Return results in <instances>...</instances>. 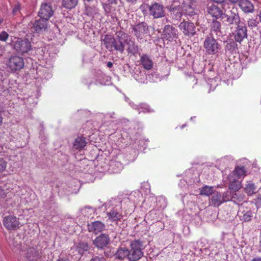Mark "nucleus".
<instances>
[{"instance_id": "nucleus-14", "label": "nucleus", "mask_w": 261, "mask_h": 261, "mask_svg": "<svg viewBox=\"0 0 261 261\" xmlns=\"http://www.w3.org/2000/svg\"><path fill=\"white\" fill-rule=\"evenodd\" d=\"M105 224L100 221H96L88 224L87 229L89 232L97 234L105 229Z\"/></svg>"}, {"instance_id": "nucleus-39", "label": "nucleus", "mask_w": 261, "mask_h": 261, "mask_svg": "<svg viewBox=\"0 0 261 261\" xmlns=\"http://www.w3.org/2000/svg\"><path fill=\"white\" fill-rule=\"evenodd\" d=\"M9 36V34L6 31H2L0 33V41L6 42Z\"/></svg>"}, {"instance_id": "nucleus-32", "label": "nucleus", "mask_w": 261, "mask_h": 261, "mask_svg": "<svg viewBox=\"0 0 261 261\" xmlns=\"http://www.w3.org/2000/svg\"><path fill=\"white\" fill-rule=\"evenodd\" d=\"M245 190L248 194L252 195L255 193V186L253 183H249L246 185Z\"/></svg>"}, {"instance_id": "nucleus-33", "label": "nucleus", "mask_w": 261, "mask_h": 261, "mask_svg": "<svg viewBox=\"0 0 261 261\" xmlns=\"http://www.w3.org/2000/svg\"><path fill=\"white\" fill-rule=\"evenodd\" d=\"M182 8L184 11H186L187 14L191 15L193 13L194 9L191 5H186L183 3L182 5Z\"/></svg>"}, {"instance_id": "nucleus-10", "label": "nucleus", "mask_w": 261, "mask_h": 261, "mask_svg": "<svg viewBox=\"0 0 261 261\" xmlns=\"http://www.w3.org/2000/svg\"><path fill=\"white\" fill-rule=\"evenodd\" d=\"M110 238L107 233H101L93 241V244L98 249H103L109 244Z\"/></svg>"}, {"instance_id": "nucleus-47", "label": "nucleus", "mask_w": 261, "mask_h": 261, "mask_svg": "<svg viewBox=\"0 0 261 261\" xmlns=\"http://www.w3.org/2000/svg\"><path fill=\"white\" fill-rule=\"evenodd\" d=\"M113 63L111 62H109L108 63H107V66L109 67V68H111L112 66H113Z\"/></svg>"}, {"instance_id": "nucleus-34", "label": "nucleus", "mask_w": 261, "mask_h": 261, "mask_svg": "<svg viewBox=\"0 0 261 261\" xmlns=\"http://www.w3.org/2000/svg\"><path fill=\"white\" fill-rule=\"evenodd\" d=\"M208 3L215 5L219 6L221 8H223L226 2L225 0H208Z\"/></svg>"}, {"instance_id": "nucleus-17", "label": "nucleus", "mask_w": 261, "mask_h": 261, "mask_svg": "<svg viewBox=\"0 0 261 261\" xmlns=\"http://www.w3.org/2000/svg\"><path fill=\"white\" fill-rule=\"evenodd\" d=\"M221 23L217 19H214L210 25V36H213L214 34L216 36H220L221 35Z\"/></svg>"}, {"instance_id": "nucleus-43", "label": "nucleus", "mask_w": 261, "mask_h": 261, "mask_svg": "<svg viewBox=\"0 0 261 261\" xmlns=\"http://www.w3.org/2000/svg\"><path fill=\"white\" fill-rule=\"evenodd\" d=\"M250 261H261V258L259 257H253Z\"/></svg>"}, {"instance_id": "nucleus-20", "label": "nucleus", "mask_w": 261, "mask_h": 261, "mask_svg": "<svg viewBox=\"0 0 261 261\" xmlns=\"http://www.w3.org/2000/svg\"><path fill=\"white\" fill-rule=\"evenodd\" d=\"M239 6L246 13H252L254 10L253 5L248 0H241Z\"/></svg>"}, {"instance_id": "nucleus-36", "label": "nucleus", "mask_w": 261, "mask_h": 261, "mask_svg": "<svg viewBox=\"0 0 261 261\" xmlns=\"http://www.w3.org/2000/svg\"><path fill=\"white\" fill-rule=\"evenodd\" d=\"M7 166V161L4 158L0 157V173L6 170Z\"/></svg>"}, {"instance_id": "nucleus-21", "label": "nucleus", "mask_w": 261, "mask_h": 261, "mask_svg": "<svg viewBox=\"0 0 261 261\" xmlns=\"http://www.w3.org/2000/svg\"><path fill=\"white\" fill-rule=\"evenodd\" d=\"M114 255L116 258L121 260L127 259L129 260L128 249L125 247H119Z\"/></svg>"}, {"instance_id": "nucleus-26", "label": "nucleus", "mask_w": 261, "mask_h": 261, "mask_svg": "<svg viewBox=\"0 0 261 261\" xmlns=\"http://www.w3.org/2000/svg\"><path fill=\"white\" fill-rule=\"evenodd\" d=\"M86 145L85 138L83 137H78L75 140L74 146L75 149L81 150Z\"/></svg>"}, {"instance_id": "nucleus-29", "label": "nucleus", "mask_w": 261, "mask_h": 261, "mask_svg": "<svg viewBox=\"0 0 261 261\" xmlns=\"http://www.w3.org/2000/svg\"><path fill=\"white\" fill-rule=\"evenodd\" d=\"M213 189L212 186H204L200 189V194L208 196L213 193Z\"/></svg>"}, {"instance_id": "nucleus-4", "label": "nucleus", "mask_w": 261, "mask_h": 261, "mask_svg": "<svg viewBox=\"0 0 261 261\" xmlns=\"http://www.w3.org/2000/svg\"><path fill=\"white\" fill-rule=\"evenodd\" d=\"M128 38V35L122 31H117L116 33V39L115 43L113 45V50L118 51L122 54L124 50L125 44L123 42H125Z\"/></svg>"}, {"instance_id": "nucleus-37", "label": "nucleus", "mask_w": 261, "mask_h": 261, "mask_svg": "<svg viewBox=\"0 0 261 261\" xmlns=\"http://www.w3.org/2000/svg\"><path fill=\"white\" fill-rule=\"evenodd\" d=\"M224 202L229 201L231 199V194L230 192L227 191L221 195Z\"/></svg>"}, {"instance_id": "nucleus-6", "label": "nucleus", "mask_w": 261, "mask_h": 261, "mask_svg": "<svg viewBox=\"0 0 261 261\" xmlns=\"http://www.w3.org/2000/svg\"><path fill=\"white\" fill-rule=\"evenodd\" d=\"M31 48V42L28 39H18L14 43V49L22 55L27 53Z\"/></svg>"}, {"instance_id": "nucleus-52", "label": "nucleus", "mask_w": 261, "mask_h": 261, "mask_svg": "<svg viewBox=\"0 0 261 261\" xmlns=\"http://www.w3.org/2000/svg\"><path fill=\"white\" fill-rule=\"evenodd\" d=\"M1 56V55H0V56Z\"/></svg>"}, {"instance_id": "nucleus-3", "label": "nucleus", "mask_w": 261, "mask_h": 261, "mask_svg": "<svg viewBox=\"0 0 261 261\" xmlns=\"http://www.w3.org/2000/svg\"><path fill=\"white\" fill-rule=\"evenodd\" d=\"M203 47L205 49V51L209 55L217 54L221 48L220 44L213 36H207L206 37L203 43Z\"/></svg>"}, {"instance_id": "nucleus-8", "label": "nucleus", "mask_w": 261, "mask_h": 261, "mask_svg": "<svg viewBox=\"0 0 261 261\" xmlns=\"http://www.w3.org/2000/svg\"><path fill=\"white\" fill-rule=\"evenodd\" d=\"M178 34L177 29L171 25L167 24L164 27L162 35L164 39L171 42L178 38Z\"/></svg>"}, {"instance_id": "nucleus-44", "label": "nucleus", "mask_w": 261, "mask_h": 261, "mask_svg": "<svg viewBox=\"0 0 261 261\" xmlns=\"http://www.w3.org/2000/svg\"><path fill=\"white\" fill-rule=\"evenodd\" d=\"M3 121V117L2 116V112L0 111V126L2 124Z\"/></svg>"}, {"instance_id": "nucleus-9", "label": "nucleus", "mask_w": 261, "mask_h": 261, "mask_svg": "<svg viewBox=\"0 0 261 261\" xmlns=\"http://www.w3.org/2000/svg\"><path fill=\"white\" fill-rule=\"evenodd\" d=\"M4 226L9 230H15L20 227V222L16 216L9 215L4 217L3 220Z\"/></svg>"}, {"instance_id": "nucleus-49", "label": "nucleus", "mask_w": 261, "mask_h": 261, "mask_svg": "<svg viewBox=\"0 0 261 261\" xmlns=\"http://www.w3.org/2000/svg\"><path fill=\"white\" fill-rule=\"evenodd\" d=\"M259 20H260V21L261 22V13H260L259 15Z\"/></svg>"}, {"instance_id": "nucleus-19", "label": "nucleus", "mask_w": 261, "mask_h": 261, "mask_svg": "<svg viewBox=\"0 0 261 261\" xmlns=\"http://www.w3.org/2000/svg\"><path fill=\"white\" fill-rule=\"evenodd\" d=\"M140 62L143 67L146 70H149L153 67V61L146 54H143L140 56Z\"/></svg>"}, {"instance_id": "nucleus-11", "label": "nucleus", "mask_w": 261, "mask_h": 261, "mask_svg": "<svg viewBox=\"0 0 261 261\" xmlns=\"http://www.w3.org/2000/svg\"><path fill=\"white\" fill-rule=\"evenodd\" d=\"M149 14L154 18H159L165 16V10L162 5L155 3L149 7Z\"/></svg>"}, {"instance_id": "nucleus-7", "label": "nucleus", "mask_w": 261, "mask_h": 261, "mask_svg": "<svg viewBox=\"0 0 261 261\" xmlns=\"http://www.w3.org/2000/svg\"><path fill=\"white\" fill-rule=\"evenodd\" d=\"M235 41L241 43L247 37V28L243 22L239 23L233 32Z\"/></svg>"}, {"instance_id": "nucleus-23", "label": "nucleus", "mask_w": 261, "mask_h": 261, "mask_svg": "<svg viewBox=\"0 0 261 261\" xmlns=\"http://www.w3.org/2000/svg\"><path fill=\"white\" fill-rule=\"evenodd\" d=\"M210 203L212 205L217 207L224 203L221 193L219 192L214 193L211 197Z\"/></svg>"}, {"instance_id": "nucleus-15", "label": "nucleus", "mask_w": 261, "mask_h": 261, "mask_svg": "<svg viewBox=\"0 0 261 261\" xmlns=\"http://www.w3.org/2000/svg\"><path fill=\"white\" fill-rule=\"evenodd\" d=\"M47 20L46 19L41 18L36 20L32 27V31L37 33H40L46 30L47 27Z\"/></svg>"}, {"instance_id": "nucleus-46", "label": "nucleus", "mask_w": 261, "mask_h": 261, "mask_svg": "<svg viewBox=\"0 0 261 261\" xmlns=\"http://www.w3.org/2000/svg\"><path fill=\"white\" fill-rule=\"evenodd\" d=\"M126 1L129 3L134 4L136 3L137 0H126Z\"/></svg>"}, {"instance_id": "nucleus-48", "label": "nucleus", "mask_w": 261, "mask_h": 261, "mask_svg": "<svg viewBox=\"0 0 261 261\" xmlns=\"http://www.w3.org/2000/svg\"><path fill=\"white\" fill-rule=\"evenodd\" d=\"M57 261H70L69 259H64V258H59Z\"/></svg>"}, {"instance_id": "nucleus-40", "label": "nucleus", "mask_w": 261, "mask_h": 261, "mask_svg": "<svg viewBox=\"0 0 261 261\" xmlns=\"http://www.w3.org/2000/svg\"><path fill=\"white\" fill-rule=\"evenodd\" d=\"M90 261H106V259L103 257L95 256L92 258Z\"/></svg>"}, {"instance_id": "nucleus-51", "label": "nucleus", "mask_w": 261, "mask_h": 261, "mask_svg": "<svg viewBox=\"0 0 261 261\" xmlns=\"http://www.w3.org/2000/svg\"><path fill=\"white\" fill-rule=\"evenodd\" d=\"M85 207H86V208H91V207H90V206H86Z\"/></svg>"}, {"instance_id": "nucleus-50", "label": "nucleus", "mask_w": 261, "mask_h": 261, "mask_svg": "<svg viewBox=\"0 0 261 261\" xmlns=\"http://www.w3.org/2000/svg\"><path fill=\"white\" fill-rule=\"evenodd\" d=\"M3 19H1L0 20V24H1V23L3 22Z\"/></svg>"}, {"instance_id": "nucleus-31", "label": "nucleus", "mask_w": 261, "mask_h": 261, "mask_svg": "<svg viewBox=\"0 0 261 261\" xmlns=\"http://www.w3.org/2000/svg\"><path fill=\"white\" fill-rule=\"evenodd\" d=\"M77 251L80 254H83L85 252L87 251L89 249V246L86 243H80L77 248Z\"/></svg>"}, {"instance_id": "nucleus-18", "label": "nucleus", "mask_w": 261, "mask_h": 261, "mask_svg": "<svg viewBox=\"0 0 261 261\" xmlns=\"http://www.w3.org/2000/svg\"><path fill=\"white\" fill-rule=\"evenodd\" d=\"M125 43L127 45V50L128 53L132 55H135L138 52V46L136 44L134 39L131 38L130 36L128 35V38Z\"/></svg>"}, {"instance_id": "nucleus-30", "label": "nucleus", "mask_w": 261, "mask_h": 261, "mask_svg": "<svg viewBox=\"0 0 261 261\" xmlns=\"http://www.w3.org/2000/svg\"><path fill=\"white\" fill-rule=\"evenodd\" d=\"M242 188V183L239 181H233L229 185V189L234 191H238Z\"/></svg>"}, {"instance_id": "nucleus-45", "label": "nucleus", "mask_w": 261, "mask_h": 261, "mask_svg": "<svg viewBox=\"0 0 261 261\" xmlns=\"http://www.w3.org/2000/svg\"><path fill=\"white\" fill-rule=\"evenodd\" d=\"M230 3H232V4H236L237 3V2H239V3H240V1L241 0H228Z\"/></svg>"}, {"instance_id": "nucleus-35", "label": "nucleus", "mask_w": 261, "mask_h": 261, "mask_svg": "<svg viewBox=\"0 0 261 261\" xmlns=\"http://www.w3.org/2000/svg\"><path fill=\"white\" fill-rule=\"evenodd\" d=\"M252 217V213L251 211H247L242 216V220L244 221L248 222L251 220Z\"/></svg>"}, {"instance_id": "nucleus-25", "label": "nucleus", "mask_w": 261, "mask_h": 261, "mask_svg": "<svg viewBox=\"0 0 261 261\" xmlns=\"http://www.w3.org/2000/svg\"><path fill=\"white\" fill-rule=\"evenodd\" d=\"M226 21L229 24L235 23L236 25H238L239 23L241 22L238 14L232 11H230V14H226Z\"/></svg>"}, {"instance_id": "nucleus-42", "label": "nucleus", "mask_w": 261, "mask_h": 261, "mask_svg": "<svg viewBox=\"0 0 261 261\" xmlns=\"http://www.w3.org/2000/svg\"><path fill=\"white\" fill-rule=\"evenodd\" d=\"M0 196L2 198H5L6 197V194L4 192V190L0 188Z\"/></svg>"}, {"instance_id": "nucleus-1", "label": "nucleus", "mask_w": 261, "mask_h": 261, "mask_svg": "<svg viewBox=\"0 0 261 261\" xmlns=\"http://www.w3.org/2000/svg\"><path fill=\"white\" fill-rule=\"evenodd\" d=\"M128 249L129 255V261H137L140 259L144 254L143 250L145 247L143 242L140 240H135L131 241Z\"/></svg>"}, {"instance_id": "nucleus-13", "label": "nucleus", "mask_w": 261, "mask_h": 261, "mask_svg": "<svg viewBox=\"0 0 261 261\" xmlns=\"http://www.w3.org/2000/svg\"><path fill=\"white\" fill-rule=\"evenodd\" d=\"M134 35L137 39H142L144 35L148 32V27L146 23L142 22L139 23L133 28Z\"/></svg>"}, {"instance_id": "nucleus-28", "label": "nucleus", "mask_w": 261, "mask_h": 261, "mask_svg": "<svg viewBox=\"0 0 261 261\" xmlns=\"http://www.w3.org/2000/svg\"><path fill=\"white\" fill-rule=\"evenodd\" d=\"M234 173L238 178L244 177L246 176V170L244 167L238 166L235 168Z\"/></svg>"}, {"instance_id": "nucleus-5", "label": "nucleus", "mask_w": 261, "mask_h": 261, "mask_svg": "<svg viewBox=\"0 0 261 261\" xmlns=\"http://www.w3.org/2000/svg\"><path fill=\"white\" fill-rule=\"evenodd\" d=\"M178 27L182 34L187 37H193L197 32L195 24L190 21H182L179 23Z\"/></svg>"}, {"instance_id": "nucleus-24", "label": "nucleus", "mask_w": 261, "mask_h": 261, "mask_svg": "<svg viewBox=\"0 0 261 261\" xmlns=\"http://www.w3.org/2000/svg\"><path fill=\"white\" fill-rule=\"evenodd\" d=\"M102 42L107 49L113 50V45L115 43V38L110 35H106L102 39Z\"/></svg>"}, {"instance_id": "nucleus-22", "label": "nucleus", "mask_w": 261, "mask_h": 261, "mask_svg": "<svg viewBox=\"0 0 261 261\" xmlns=\"http://www.w3.org/2000/svg\"><path fill=\"white\" fill-rule=\"evenodd\" d=\"M107 216L110 221L116 224L118 221H121L123 218V216L121 213L114 209L107 213Z\"/></svg>"}, {"instance_id": "nucleus-38", "label": "nucleus", "mask_w": 261, "mask_h": 261, "mask_svg": "<svg viewBox=\"0 0 261 261\" xmlns=\"http://www.w3.org/2000/svg\"><path fill=\"white\" fill-rule=\"evenodd\" d=\"M258 22L254 19H249L247 21V24L248 27L252 29L257 26Z\"/></svg>"}, {"instance_id": "nucleus-2", "label": "nucleus", "mask_w": 261, "mask_h": 261, "mask_svg": "<svg viewBox=\"0 0 261 261\" xmlns=\"http://www.w3.org/2000/svg\"><path fill=\"white\" fill-rule=\"evenodd\" d=\"M6 65L9 72L15 73L23 68L24 62L22 58L17 55H14L11 56L8 59Z\"/></svg>"}, {"instance_id": "nucleus-16", "label": "nucleus", "mask_w": 261, "mask_h": 261, "mask_svg": "<svg viewBox=\"0 0 261 261\" xmlns=\"http://www.w3.org/2000/svg\"><path fill=\"white\" fill-rule=\"evenodd\" d=\"M53 15V11L50 6L43 4L41 5L39 12V16L41 18L48 20Z\"/></svg>"}, {"instance_id": "nucleus-27", "label": "nucleus", "mask_w": 261, "mask_h": 261, "mask_svg": "<svg viewBox=\"0 0 261 261\" xmlns=\"http://www.w3.org/2000/svg\"><path fill=\"white\" fill-rule=\"evenodd\" d=\"M78 3V0H62V6L66 9H71Z\"/></svg>"}, {"instance_id": "nucleus-12", "label": "nucleus", "mask_w": 261, "mask_h": 261, "mask_svg": "<svg viewBox=\"0 0 261 261\" xmlns=\"http://www.w3.org/2000/svg\"><path fill=\"white\" fill-rule=\"evenodd\" d=\"M206 13L214 19H217L223 15L222 8L208 2L206 5Z\"/></svg>"}, {"instance_id": "nucleus-41", "label": "nucleus", "mask_w": 261, "mask_h": 261, "mask_svg": "<svg viewBox=\"0 0 261 261\" xmlns=\"http://www.w3.org/2000/svg\"><path fill=\"white\" fill-rule=\"evenodd\" d=\"M20 6L19 5H16L13 9V13L15 14L17 12L19 11Z\"/></svg>"}]
</instances>
